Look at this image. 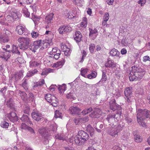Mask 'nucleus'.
I'll return each mask as SVG.
<instances>
[{"instance_id":"nucleus-1","label":"nucleus","mask_w":150,"mask_h":150,"mask_svg":"<svg viewBox=\"0 0 150 150\" xmlns=\"http://www.w3.org/2000/svg\"><path fill=\"white\" fill-rule=\"evenodd\" d=\"M145 72L144 69L139 68L137 66H132L129 74V79L130 81H139L143 78Z\"/></svg>"},{"instance_id":"nucleus-2","label":"nucleus","mask_w":150,"mask_h":150,"mask_svg":"<svg viewBox=\"0 0 150 150\" xmlns=\"http://www.w3.org/2000/svg\"><path fill=\"white\" fill-rule=\"evenodd\" d=\"M150 117V111L146 110H139L137 112V118L139 125L144 127L146 126L145 123L144 121L146 118Z\"/></svg>"},{"instance_id":"nucleus-3","label":"nucleus","mask_w":150,"mask_h":150,"mask_svg":"<svg viewBox=\"0 0 150 150\" xmlns=\"http://www.w3.org/2000/svg\"><path fill=\"white\" fill-rule=\"evenodd\" d=\"M88 134L83 130H80L78 133V134L74 137L75 143L78 145H82L85 142L89 139Z\"/></svg>"},{"instance_id":"nucleus-4","label":"nucleus","mask_w":150,"mask_h":150,"mask_svg":"<svg viewBox=\"0 0 150 150\" xmlns=\"http://www.w3.org/2000/svg\"><path fill=\"white\" fill-rule=\"evenodd\" d=\"M17 41L19 43V46L20 49L25 50L27 49L31 42L30 38H28L21 37L19 38Z\"/></svg>"},{"instance_id":"nucleus-5","label":"nucleus","mask_w":150,"mask_h":150,"mask_svg":"<svg viewBox=\"0 0 150 150\" xmlns=\"http://www.w3.org/2000/svg\"><path fill=\"white\" fill-rule=\"evenodd\" d=\"M45 99L54 107H57L58 105L56 98L55 96L50 94H47L45 97Z\"/></svg>"},{"instance_id":"nucleus-6","label":"nucleus","mask_w":150,"mask_h":150,"mask_svg":"<svg viewBox=\"0 0 150 150\" xmlns=\"http://www.w3.org/2000/svg\"><path fill=\"white\" fill-rule=\"evenodd\" d=\"M117 118L115 114H110L107 116L106 120L110 125L113 126L118 121Z\"/></svg>"},{"instance_id":"nucleus-7","label":"nucleus","mask_w":150,"mask_h":150,"mask_svg":"<svg viewBox=\"0 0 150 150\" xmlns=\"http://www.w3.org/2000/svg\"><path fill=\"white\" fill-rule=\"evenodd\" d=\"M49 54L52 56H49V57H53L55 59H57L59 57L61 54V52L57 47H55L52 48V50L49 52Z\"/></svg>"},{"instance_id":"nucleus-8","label":"nucleus","mask_w":150,"mask_h":150,"mask_svg":"<svg viewBox=\"0 0 150 150\" xmlns=\"http://www.w3.org/2000/svg\"><path fill=\"white\" fill-rule=\"evenodd\" d=\"M111 102H110V108L113 111L116 110H118L117 112L118 113L117 115L120 117L122 113L121 106L116 104L115 103V101H112V103Z\"/></svg>"},{"instance_id":"nucleus-9","label":"nucleus","mask_w":150,"mask_h":150,"mask_svg":"<svg viewBox=\"0 0 150 150\" xmlns=\"http://www.w3.org/2000/svg\"><path fill=\"white\" fill-rule=\"evenodd\" d=\"M38 132L45 138L50 135V130L47 128L42 127L38 129Z\"/></svg>"},{"instance_id":"nucleus-10","label":"nucleus","mask_w":150,"mask_h":150,"mask_svg":"<svg viewBox=\"0 0 150 150\" xmlns=\"http://www.w3.org/2000/svg\"><path fill=\"white\" fill-rule=\"evenodd\" d=\"M41 41L42 40H41L35 41L33 44L31 45L29 47L30 50L34 52H35L36 50L38 49L39 47L41 45Z\"/></svg>"},{"instance_id":"nucleus-11","label":"nucleus","mask_w":150,"mask_h":150,"mask_svg":"<svg viewBox=\"0 0 150 150\" xmlns=\"http://www.w3.org/2000/svg\"><path fill=\"white\" fill-rule=\"evenodd\" d=\"M45 34H49L48 36L50 37L49 38L48 37H46L45 40L46 41L44 43V45L47 46V47H48V46L51 45H52V42L53 37V35L51 33V32L49 31H46L45 33Z\"/></svg>"},{"instance_id":"nucleus-12","label":"nucleus","mask_w":150,"mask_h":150,"mask_svg":"<svg viewBox=\"0 0 150 150\" xmlns=\"http://www.w3.org/2000/svg\"><path fill=\"white\" fill-rule=\"evenodd\" d=\"M31 116L37 121H39L43 118L42 114L37 111L33 110L31 113Z\"/></svg>"},{"instance_id":"nucleus-13","label":"nucleus","mask_w":150,"mask_h":150,"mask_svg":"<svg viewBox=\"0 0 150 150\" xmlns=\"http://www.w3.org/2000/svg\"><path fill=\"white\" fill-rule=\"evenodd\" d=\"M81 111V109L76 106H71L69 109V112L71 114H79Z\"/></svg>"},{"instance_id":"nucleus-14","label":"nucleus","mask_w":150,"mask_h":150,"mask_svg":"<svg viewBox=\"0 0 150 150\" xmlns=\"http://www.w3.org/2000/svg\"><path fill=\"white\" fill-rule=\"evenodd\" d=\"M108 133L111 136L115 137L118 136V134L119 132L113 126L108 130Z\"/></svg>"},{"instance_id":"nucleus-15","label":"nucleus","mask_w":150,"mask_h":150,"mask_svg":"<svg viewBox=\"0 0 150 150\" xmlns=\"http://www.w3.org/2000/svg\"><path fill=\"white\" fill-rule=\"evenodd\" d=\"M106 70L104 69L102 71V77L100 81L98 83L100 84L103 83L107 79V76L106 75Z\"/></svg>"},{"instance_id":"nucleus-16","label":"nucleus","mask_w":150,"mask_h":150,"mask_svg":"<svg viewBox=\"0 0 150 150\" xmlns=\"http://www.w3.org/2000/svg\"><path fill=\"white\" fill-rule=\"evenodd\" d=\"M23 71H21L19 72L15 73L13 76V77L16 81H17L20 79L23 76Z\"/></svg>"},{"instance_id":"nucleus-17","label":"nucleus","mask_w":150,"mask_h":150,"mask_svg":"<svg viewBox=\"0 0 150 150\" xmlns=\"http://www.w3.org/2000/svg\"><path fill=\"white\" fill-rule=\"evenodd\" d=\"M10 54H9V52L6 51L5 52H0V57L6 61L10 57Z\"/></svg>"},{"instance_id":"nucleus-18","label":"nucleus","mask_w":150,"mask_h":150,"mask_svg":"<svg viewBox=\"0 0 150 150\" xmlns=\"http://www.w3.org/2000/svg\"><path fill=\"white\" fill-rule=\"evenodd\" d=\"M20 119L23 122L26 123L28 125H33L32 122L30 121L28 115H23Z\"/></svg>"},{"instance_id":"nucleus-19","label":"nucleus","mask_w":150,"mask_h":150,"mask_svg":"<svg viewBox=\"0 0 150 150\" xmlns=\"http://www.w3.org/2000/svg\"><path fill=\"white\" fill-rule=\"evenodd\" d=\"M125 126V123L122 122H120L118 124H116V125L115 124L113 126L119 132L122 130Z\"/></svg>"},{"instance_id":"nucleus-20","label":"nucleus","mask_w":150,"mask_h":150,"mask_svg":"<svg viewBox=\"0 0 150 150\" xmlns=\"http://www.w3.org/2000/svg\"><path fill=\"white\" fill-rule=\"evenodd\" d=\"M100 112V110L97 109L90 114L89 115L92 117L98 118L99 117V115L101 113Z\"/></svg>"},{"instance_id":"nucleus-21","label":"nucleus","mask_w":150,"mask_h":150,"mask_svg":"<svg viewBox=\"0 0 150 150\" xmlns=\"http://www.w3.org/2000/svg\"><path fill=\"white\" fill-rule=\"evenodd\" d=\"M132 88L128 87L125 89L124 94L126 97H130L132 94Z\"/></svg>"},{"instance_id":"nucleus-22","label":"nucleus","mask_w":150,"mask_h":150,"mask_svg":"<svg viewBox=\"0 0 150 150\" xmlns=\"http://www.w3.org/2000/svg\"><path fill=\"white\" fill-rule=\"evenodd\" d=\"M105 66L106 67H109L113 68L115 66V64L113 61L111 59H108L107 62L105 63Z\"/></svg>"},{"instance_id":"nucleus-23","label":"nucleus","mask_w":150,"mask_h":150,"mask_svg":"<svg viewBox=\"0 0 150 150\" xmlns=\"http://www.w3.org/2000/svg\"><path fill=\"white\" fill-rule=\"evenodd\" d=\"M16 30L19 35H22L25 31V29L23 26L18 25L17 26Z\"/></svg>"},{"instance_id":"nucleus-24","label":"nucleus","mask_w":150,"mask_h":150,"mask_svg":"<svg viewBox=\"0 0 150 150\" xmlns=\"http://www.w3.org/2000/svg\"><path fill=\"white\" fill-rule=\"evenodd\" d=\"M75 37H74V40L77 42H80L81 40L82 35L79 31H77L76 32Z\"/></svg>"},{"instance_id":"nucleus-25","label":"nucleus","mask_w":150,"mask_h":150,"mask_svg":"<svg viewBox=\"0 0 150 150\" xmlns=\"http://www.w3.org/2000/svg\"><path fill=\"white\" fill-rule=\"evenodd\" d=\"M110 55L112 56L118 57L120 54V52L115 48L111 50L110 52Z\"/></svg>"},{"instance_id":"nucleus-26","label":"nucleus","mask_w":150,"mask_h":150,"mask_svg":"<svg viewBox=\"0 0 150 150\" xmlns=\"http://www.w3.org/2000/svg\"><path fill=\"white\" fill-rule=\"evenodd\" d=\"M38 71L36 69L29 71L27 74L25 76L27 78L30 77L37 74Z\"/></svg>"},{"instance_id":"nucleus-27","label":"nucleus","mask_w":150,"mask_h":150,"mask_svg":"<svg viewBox=\"0 0 150 150\" xmlns=\"http://www.w3.org/2000/svg\"><path fill=\"white\" fill-rule=\"evenodd\" d=\"M18 93L23 100L25 101L27 100L28 96L25 92L19 90Z\"/></svg>"},{"instance_id":"nucleus-28","label":"nucleus","mask_w":150,"mask_h":150,"mask_svg":"<svg viewBox=\"0 0 150 150\" xmlns=\"http://www.w3.org/2000/svg\"><path fill=\"white\" fill-rule=\"evenodd\" d=\"M10 117H9L10 120L11 121H16L18 120V117L16 114L13 112H12L10 113Z\"/></svg>"},{"instance_id":"nucleus-29","label":"nucleus","mask_w":150,"mask_h":150,"mask_svg":"<svg viewBox=\"0 0 150 150\" xmlns=\"http://www.w3.org/2000/svg\"><path fill=\"white\" fill-rule=\"evenodd\" d=\"M54 14L51 13L49 15L46 16L45 18V21L47 24L51 23V21L52 19Z\"/></svg>"},{"instance_id":"nucleus-30","label":"nucleus","mask_w":150,"mask_h":150,"mask_svg":"<svg viewBox=\"0 0 150 150\" xmlns=\"http://www.w3.org/2000/svg\"><path fill=\"white\" fill-rule=\"evenodd\" d=\"M20 12L16 10L12 11L11 13L12 17L13 19H16L18 18L20 15Z\"/></svg>"},{"instance_id":"nucleus-31","label":"nucleus","mask_w":150,"mask_h":150,"mask_svg":"<svg viewBox=\"0 0 150 150\" xmlns=\"http://www.w3.org/2000/svg\"><path fill=\"white\" fill-rule=\"evenodd\" d=\"M55 137L57 139L62 140H66L67 138V137L64 136V134H57L55 135Z\"/></svg>"},{"instance_id":"nucleus-32","label":"nucleus","mask_w":150,"mask_h":150,"mask_svg":"<svg viewBox=\"0 0 150 150\" xmlns=\"http://www.w3.org/2000/svg\"><path fill=\"white\" fill-rule=\"evenodd\" d=\"M27 78H28L27 77H26V76H25L24 78L22 80V81L23 82L22 84V87H23V88L25 90L27 89L28 88V85L27 82Z\"/></svg>"},{"instance_id":"nucleus-33","label":"nucleus","mask_w":150,"mask_h":150,"mask_svg":"<svg viewBox=\"0 0 150 150\" xmlns=\"http://www.w3.org/2000/svg\"><path fill=\"white\" fill-rule=\"evenodd\" d=\"M29 63L30 67H38L40 65L39 63L35 61H32L30 62Z\"/></svg>"},{"instance_id":"nucleus-34","label":"nucleus","mask_w":150,"mask_h":150,"mask_svg":"<svg viewBox=\"0 0 150 150\" xmlns=\"http://www.w3.org/2000/svg\"><path fill=\"white\" fill-rule=\"evenodd\" d=\"M87 130L90 133L91 136H92L94 134V129L90 125H88L87 127Z\"/></svg>"},{"instance_id":"nucleus-35","label":"nucleus","mask_w":150,"mask_h":150,"mask_svg":"<svg viewBox=\"0 0 150 150\" xmlns=\"http://www.w3.org/2000/svg\"><path fill=\"white\" fill-rule=\"evenodd\" d=\"M133 134L134 136V141L136 142H139L142 141V139L140 137L139 135L135 134V133H134Z\"/></svg>"},{"instance_id":"nucleus-36","label":"nucleus","mask_w":150,"mask_h":150,"mask_svg":"<svg viewBox=\"0 0 150 150\" xmlns=\"http://www.w3.org/2000/svg\"><path fill=\"white\" fill-rule=\"evenodd\" d=\"M12 49L11 50L13 53L20 54V52L18 50V47L16 45H13L12 46Z\"/></svg>"},{"instance_id":"nucleus-37","label":"nucleus","mask_w":150,"mask_h":150,"mask_svg":"<svg viewBox=\"0 0 150 150\" xmlns=\"http://www.w3.org/2000/svg\"><path fill=\"white\" fill-rule=\"evenodd\" d=\"M65 62V60L64 59H63L56 63L54 65L56 67H60V66H62L64 64Z\"/></svg>"},{"instance_id":"nucleus-38","label":"nucleus","mask_w":150,"mask_h":150,"mask_svg":"<svg viewBox=\"0 0 150 150\" xmlns=\"http://www.w3.org/2000/svg\"><path fill=\"white\" fill-rule=\"evenodd\" d=\"M92 110V108L91 107L85 109L82 112V113L83 115H86L90 112Z\"/></svg>"},{"instance_id":"nucleus-39","label":"nucleus","mask_w":150,"mask_h":150,"mask_svg":"<svg viewBox=\"0 0 150 150\" xmlns=\"http://www.w3.org/2000/svg\"><path fill=\"white\" fill-rule=\"evenodd\" d=\"M87 19L86 17L83 18V21L81 23V26L82 27H86L87 25Z\"/></svg>"},{"instance_id":"nucleus-40","label":"nucleus","mask_w":150,"mask_h":150,"mask_svg":"<svg viewBox=\"0 0 150 150\" xmlns=\"http://www.w3.org/2000/svg\"><path fill=\"white\" fill-rule=\"evenodd\" d=\"M6 105L8 107L12 108L13 107V103L12 99L11 98L9 99V100L7 102Z\"/></svg>"},{"instance_id":"nucleus-41","label":"nucleus","mask_w":150,"mask_h":150,"mask_svg":"<svg viewBox=\"0 0 150 150\" xmlns=\"http://www.w3.org/2000/svg\"><path fill=\"white\" fill-rule=\"evenodd\" d=\"M54 117L55 118H61L62 117V113L59 111L56 110L54 113Z\"/></svg>"},{"instance_id":"nucleus-42","label":"nucleus","mask_w":150,"mask_h":150,"mask_svg":"<svg viewBox=\"0 0 150 150\" xmlns=\"http://www.w3.org/2000/svg\"><path fill=\"white\" fill-rule=\"evenodd\" d=\"M0 125L2 127L6 128L8 127L9 126V124L7 122L5 121H4L1 122Z\"/></svg>"},{"instance_id":"nucleus-43","label":"nucleus","mask_w":150,"mask_h":150,"mask_svg":"<svg viewBox=\"0 0 150 150\" xmlns=\"http://www.w3.org/2000/svg\"><path fill=\"white\" fill-rule=\"evenodd\" d=\"M90 31V33L89 36H93L94 34H96L97 32V30L96 28H94L93 30L91 29L90 28L89 29Z\"/></svg>"},{"instance_id":"nucleus-44","label":"nucleus","mask_w":150,"mask_h":150,"mask_svg":"<svg viewBox=\"0 0 150 150\" xmlns=\"http://www.w3.org/2000/svg\"><path fill=\"white\" fill-rule=\"evenodd\" d=\"M88 71V69H81V75L83 76L86 77L85 76L86 74L87 73Z\"/></svg>"},{"instance_id":"nucleus-45","label":"nucleus","mask_w":150,"mask_h":150,"mask_svg":"<svg viewBox=\"0 0 150 150\" xmlns=\"http://www.w3.org/2000/svg\"><path fill=\"white\" fill-rule=\"evenodd\" d=\"M65 33L67 32H69L71 30V28L69 25H64Z\"/></svg>"},{"instance_id":"nucleus-46","label":"nucleus","mask_w":150,"mask_h":150,"mask_svg":"<svg viewBox=\"0 0 150 150\" xmlns=\"http://www.w3.org/2000/svg\"><path fill=\"white\" fill-rule=\"evenodd\" d=\"M58 30L60 34H63L65 33L64 25L60 26Z\"/></svg>"},{"instance_id":"nucleus-47","label":"nucleus","mask_w":150,"mask_h":150,"mask_svg":"<svg viewBox=\"0 0 150 150\" xmlns=\"http://www.w3.org/2000/svg\"><path fill=\"white\" fill-rule=\"evenodd\" d=\"M96 126H96V130L98 132H101V130L100 129H98L97 127V125L98 126H99L100 128V129H103V127H104L103 124H101L99 125V124L98 122H97L96 123Z\"/></svg>"},{"instance_id":"nucleus-48","label":"nucleus","mask_w":150,"mask_h":150,"mask_svg":"<svg viewBox=\"0 0 150 150\" xmlns=\"http://www.w3.org/2000/svg\"><path fill=\"white\" fill-rule=\"evenodd\" d=\"M89 46V50H90L91 53H93L94 52V50L95 47V45L93 44H90Z\"/></svg>"},{"instance_id":"nucleus-49","label":"nucleus","mask_w":150,"mask_h":150,"mask_svg":"<svg viewBox=\"0 0 150 150\" xmlns=\"http://www.w3.org/2000/svg\"><path fill=\"white\" fill-rule=\"evenodd\" d=\"M22 12L26 17H28L30 16V13L27 8H24L22 10Z\"/></svg>"},{"instance_id":"nucleus-50","label":"nucleus","mask_w":150,"mask_h":150,"mask_svg":"<svg viewBox=\"0 0 150 150\" xmlns=\"http://www.w3.org/2000/svg\"><path fill=\"white\" fill-rule=\"evenodd\" d=\"M31 34L32 37L35 38L38 37L39 35L38 33L37 32L35 31H33L31 33Z\"/></svg>"},{"instance_id":"nucleus-51","label":"nucleus","mask_w":150,"mask_h":150,"mask_svg":"<svg viewBox=\"0 0 150 150\" xmlns=\"http://www.w3.org/2000/svg\"><path fill=\"white\" fill-rule=\"evenodd\" d=\"M80 119L82 123L86 122L89 120L88 117V116H85L84 117L80 118Z\"/></svg>"},{"instance_id":"nucleus-52","label":"nucleus","mask_w":150,"mask_h":150,"mask_svg":"<svg viewBox=\"0 0 150 150\" xmlns=\"http://www.w3.org/2000/svg\"><path fill=\"white\" fill-rule=\"evenodd\" d=\"M45 83V81L44 79H42L41 81L37 82L36 85H35L36 86H41L43 85Z\"/></svg>"},{"instance_id":"nucleus-53","label":"nucleus","mask_w":150,"mask_h":150,"mask_svg":"<svg viewBox=\"0 0 150 150\" xmlns=\"http://www.w3.org/2000/svg\"><path fill=\"white\" fill-rule=\"evenodd\" d=\"M65 85L63 84V85L60 86L58 88L60 92H62L63 91L65 90Z\"/></svg>"},{"instance_id":"nucleus-54","label":"nucleus","mask_w":150,"mask_h":150,"mask_svg":"<svg viewBox=\"0 0 150 150\" xmlns=\"http://www.w3.org/2000/svg\"><path fill=\"white\" fill-rule=\"evenodd\" d=\"M109 14L108 13H105L104 15L103 19V20L107 21L109 19Z\"/></svg>"},{"instance_id":"nucleus-55","label":"nucleus","mask_w":150,"mask_h":150,"mask_svg":"<svg viewBox=\"0 0 150 150\" xmlns=\"http://www.w3.org/2000/svg\"><path fill=\"white\" fill-rule=\"evenodd\" d=\"M146 2V0H139L138 1V3L140 4L141 6H143L145 4Z\"/></svg>"},{"instance_id":"nucleus-56","label":"nucleus","mask_w":150,"mask_h":150,"mask_svg":"<svg viewBox=\"0 0 150 150\" xmlns=\"http://www.w3.org/2000/svg\"><path fill=\"white\" fill-rule=\"evenodd\" d=\"M71 50L69 48H67L66 50L64 51L65 54L67 56L70 55Z\"/></svg>"},{"instance_id":"nucleus-57","label":"nucleus","mask_w":150,"mask_h":150,"mask_svg":"<svg viewBox=\"0 0 150 150\" xmlns=\"http://www.w3.org/2000/svg\"><path fill=\"white\" fill-rule=\"evenodd\" d=\"M74 122L76 125H79L82 123L80 118L75 119L74 120Z\"/></svg>"},{"instance_id":"nucleus-58","label":"nucleus","mask_w":150,"mask_h":150,"mask_svg":"<svg viewBox=\"0 0 150 150\" xmlns=\"http://www.w3.org/2000/svg\"><path fill=\"white\" fill-rule=\"evenodd\" d=\"M4 33L5 35V36L8 37V36L10 35V32L7 29L4 30Z\"/></svg>"},{"instance_id":"nucleus-59","label":"nucleus","mask_w":150,"mask_h":150,"mask_svg":"<svg viewBox=\"0 0 150 150\" xmlns=\"http://www.w3.org/2000/svg\"><path fill=\"white\" fill-rule=\"evenodd\" d=\"M143 61L144 62L147 61H150V57L148 56H144L143 57Z\"/></svg>"},{"instance_id":"nucleus-60","label":"nucleus","mask_w":150,"mask_h":150,"mask_svg":"<svg viewBox=\"0 0 150 150\" xmlns=\"http://www.w3.org/2000/svg\"><path fill=\"white\" fill-rule=\"evenodd\" d=\"M29 99L30 100L33 102L34 100V95L32 93H30L29 94Z\"/></svg>"},{"instance_id":"nucleus-61","label":"nucleus","mask_w":150,"mask_h":150,"mask_svg":"<svg viewBox=\"0 0 150 150\" xmlns=\"http://www.w3.org/2000/svg\"><path fill=\"white\" fill-rule=\"evenodd\" d=\"M74 93H72L70 92L68 93L66 96L67 98H73Z\"/></svg>"},{"instance_id":"nucleus-62","label":"nucleus","mask_w":150,"mask_h":150,"mask_svg":"<svg viewBox=\"0 0 150 150\" xmlns=\"http://www.w3.org/2000/svg\"><path fill=\"white\" fill-rule=\"evenodd\" d=\"M50 69H48L47 70H45V71H43L41 74V75H47L48 74V72H49L50 70Z\"/></svg>"},{"instance_id":"nucleus-63","label":"nucleus","mask_w":150,"mask_h":150,"mask_svg":"<svg viewBox=\"0 0 150 150\" xmlns=\"http://www.w3.org/2000/svg\"><path fill=\"white\" fill-rule=\"evenodd\" d=\"M28 126H27L26 124L22 123L21 125V128L22 129H27Z\"/></svg>"},{"instance_id":"nucleus-64","label":"nucleus","mask_w":150,"mask_h":150,"mask_svg":"<svg viewBox=\"0 0 150 150\" xmlns=\"http://www.w3.org/2000/svg\"><path fill=\"white\" fill-rule=\"evenodd\" d=\"M27 129L32 133H35L33 129L29 126H28Z\"/></svg>"}]
</instances>
